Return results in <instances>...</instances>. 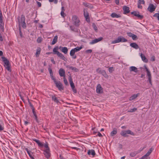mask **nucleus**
Instances as JSON below:
<instances>
[{"label":"nucleus","mask_w":159,"mask_h":159,"mask_svg":"<svg viewBox=\"0 0 159 159\" xmlns=\"http://www.w3.org/2000/svg\"><path fill=\"white\" fill-rule=\"evenodd\" d=\"M129 70L130 72L134 71L135 72H137L138 71L137 68L134 66H130L129 68Z\"/></svg>","instance_id":"27"},{"label":"nucleus","mask_w":159,"mask_h":159,"mask_svg":"<svg viewBox=\"0 0 159 159\" xmlns=\"http://www.w3.org/2000/svg\"><path fill=\"white\" fill-rule=\"evenodd\" d=\"M138 2H140L141 4H144L145 2L144 0H139Z\"/></svg>","instance_id":"53"},{"label":"nucleus","mask_w":159,"mask_h":159,"mask_svg":"<svg viewBox=\"0 0 159 159\" xmlns=\"http://www.w3.org/2000/svg\"><path fill=\"white\" fill-rule=\"evenodd\" d=\"M2 61L4 63V66L7 69V70L10 71H11L10 69V62L8 60H7L5 57H2Z\"/></svg>","instance_id":"2"},{"label":"nucleus","mask_w":159,"mask_h":159,"mask_svg":"<svg viewBox=\"0 0 159 159\" xmlns=\"http://www.w3.org/2000/svg\"><path fill=\"white\" fill-rule=\"evenodd\" d=\"M58 49V47L57 46L54 48L53 50V53L55 54H57L61 59L66 61L67 60V59L61 53L57 51Z\"/></svg>","instance_id":"1"},{"label":"nucleus","mask_w":159,"mask_h":159,"mask_svg":"<svg viewBox=\"0 0 159 159\" xmlns=\"http://www.w3.org/2000/svg\"><path fill=\"white\" fill-rule=\"evenodd\" d=\"M139 12L134 11L131 12V14H133L135 16L137 17L138 18L142 19L143 17V15H139Z\"/></svg>","instance_id":"12"},{"label":"nucleus","mask_w":159,"mask_h":159,"mask_svg":"<svg viewBox=\"0 0 159 159\" xmlns=\"http://www.w3.org/2000/svg\"><path fill=\"white\" fill-rule=\"evenodd\" d=\"M113 67H110L109 68V71L110 73H111L113 70Z\"/></svg>","instance_id":"49"},{"label":"nucleus","mask_w":159,"mask_h":159,"mask_svg":"<svg viewBox=\"0 0 159 159\" xmlns=\"http://www.w3.org/2000/svg\"><path fill=\"white\" fill-rule=\"evenodd\" d=\"M48 70L49 71V73L50 74H51V73H52V70L50 68H48Z\"/></svg>","instance_id":"62"},{"label":"nucleus","mask_w":159,"mask_h":159,"mask_svg":"<svg viewBox=\"0 0 159 159\" xmlns=\"http://www.w3.org/2000/svg\"><path fill=\"white\" fill-rule=\"evenodd\" d=\"M102 87L101 85L99 84H98L96 87V92L98 93H102Z\"/></svg>","instance_id":"13"},{"label":"nucleus","mask_w":159,"mask_h":159,"mask_svg":"<svg viewBox=\"0 0 159 159\" xmlns=\"http://www.w3.org/2000/svg\"><path fill=\"white\" fill-rule=\"evenodd\" d=\"M33 140L35 142L37 143L39 147H42L43 146V143L41 142L39 140L36 139H33Z\"/></svg>","instance_id":"20"},{"label":"nucleus","mask_w":159,"mask_h":159,"mask_svg":"<svg viewBox=\"0 0 159 159\" xmlns=\"http://www.w3.org/2000/svg\"><path fill=\"white\" fill-rule=\"evenodd\" d=\"M102 75H103L104 77L106 78H107L108 77V76L107 75V74L106 71L104 70H102V73L101 74Z\"/></svg>","instance_id":"35"},{"label":"nucleus","mask_w":159,"mask_h":159,"mask_svg":"<svg viewBox=\"0 0 159 159\" xmlns=\"http://www.w3.org/2000/svg\"><path fill=\"white\" fill-rule=\"evenodd\" d=\"M3 55V53L1 51H0V56H2Z\"/></svg>","instance_id":"64"},{"label":"nucleus","mask_w":159,"mask_h":159,"mask_svg":"<svg viewBox=\"0 0 159 159\" xmlns=\"http://www.w3.org/2000/svg\"><path fill=\"white\" fill-rule=\"evenodd\" d=\"M66 67L70 69H71L75 72H78L79 71V70L78 69L72 66L68 65L66 66Z\"/></svg>","instance_id":"21"},{"label":"nucleus","mask_w":159,"mask_h":159,"mask_svg":"<svg viewBox=\"0 0 159 159\" xmlns=\"http://www.w3.org/2000/svg\"><path fill=\"white\" fill-rule=\"evenodd\" d=\"M82 48V47H77L76 48H75L73 49L74 51H75V52H77L79 51H80Z\"/></svg>","instance_id":"38"},{"label":"nucleus","mask_w":159,"mask_h":159,"mask_svg":"<svg viewBox=\"0 0 159 159\" xmlns=\"http://www.w3.org/2000/svg\"><path fill=\"white\" fill-rule=\"evenodd\" d=\"M69 82L70 85V86L72 89L74 93H76L77 91L76 89L75 88V86L73 82L71 76L69 77Z\"/></svg>","instance_id":"8"},{"label":"nucleus","mask_w":159,"mask_h":159,"mask_svg":"<svg viewBox=\"0 0 159 159\" xmlns=\"http://www.w3.org/2000/svg\"><path fill=\"white\" fill-rule=\"evenodd\" d=\"M59 73L61 77H65V70L61 68L59 71Z\"/></svg>","instance_id":"18"},{"label":"nucleus","mask_w":159,"mask_h":159,"mask_svg":"<svg viewBox=\"0 0 159 159\" xmlns=\"http://www.w3.org/2000/svg\"><path fill=\"white\" fill-rule=\"evenodd\" d=\"M43 39L41 37H39L37 40V41L38 43H40L42 41Z\"/></svg>","instance_id":"41"},{"label":"nucleus","mask_w":159,"mask_h":159,"mask_svg":"<svg viewBox=\"0 0 159 159\" xmlns=\"http://www.w3.org/2000/svg\"><path fill=\"white\" fill-rule=\"evenodd\" d=\"M32 112L33 113L35 117V119L37 120V116L36 114V113L34 111V107L32 106Z\"/></svg>","instance_id":"36"},{"label":"nucleus","mask_w":159,"mask_h":159,"mask_svg":"<svg viewBox=\"0 0 159 159\" xmlns=\"http://www.w3.org/2000/svg\"><path fill=\"white\" fill-rule=\"evenodd\" d=\"M70 28L71 30L76 32L77 31V30L76 28L75 27H74L73 26H70Z\"/></svg>","instance_id":"37"},{"label":"nucleus","mask_w":159,"mask_h":159,"mask_svg":"<svg viewBox=\"0 0 159 159\" xmlns=\"http://www.w3.org/2000/svg\"><path fill=\"white\" fill-rule=\"evenodd\" d=\"M134 34L131 33H127V35H128L131 37H132L133 35Z\"/></svg>","instance_id":"50"},{"label":"nucleus","mask_w":159,"mask_h":159,"mask_svg":"<svg viewBox=\"0 0 159 159\" xmlns=\"http://www.w3.org/2000/svg\"><path fill=\"white\" fill-rule=\"evenodd\" d=\"M102 39L103 38L102 37H100L98 39H96L93 40H92V41L90 42V44H93L94 43H96L98 42L101 41Z\"/></svg>","instance_id":"14"},{"label":"nucleus","mask_w":159,"mask_h":159,"mask_svg":"<svg viewBox=\"0 0 159 159\" xmlns=\"http://www.w3.org/2000/svg\"><path fill=\"white\" fill-rule=\"evenodd\" d=\"M51 78L52 79L54 83L55 82H56V81H57L54 78L53 76L51 77Z\"/></svg>","instance_id":"57"},{"label":"nucleus","mask_w":159,"mask_h":159,"mask_svg":"<svg viewBox=\"0 0 159 159\" xmlns=\"http://www.w3.org/2000/svg\"><path fill=\"white\" fill-rule=\"evenodd\" d=\"M123 10L124 13L125 14L128 13L130 11L129 7L126 6H124L123 7Z\"/></svg>","instance_id":"17"},{"label":"nucleus","mask_w":159,"mask_h":159,"mask_svg":"<svg viewBox=\"0 0 159 159\" xmlns=\"http://www.w3.org/2000/svg\"><path fill=\"white\" fill-rule=\"evenodd\" d=\"M75 52L73 49H72L70 51V55L71 56H72V57L73 59H75L76 58L77 56L76 55H75Z\"/></svg>","instance_id":"19"},{"label":"nucleus","mask_w":159,"mask_h":159,"mask_svg":"<svg viewBox=\"0 0 159 159\" xmlns=\"http://www.w3.org/2000/svg\"><path fill=\"white\" fill-rule=\"evenodd\" d=\"M59 49L64 54H66L67 53L68 49L67 47L60 46L59 47Z\"/></svg>","instance_id":"16"},{"label":"nucleus","mask_w":159,"mask_h":159,"mask_svg":"<svg viewBox=\"0 0 159 159\" xmlns=\"http://www.w3.org/2000/svg\"><path fill=\"white\" fill-rule=\"evenodd\" d=\"M136 154L137 153L136 152H132L130 153V155L131 157H134L136 155Z\"/></svg>","instance_id":"45"},{"label":"nucleus","mask_w":159,"mask_h":159,"mask_svg":"<svg viewBox=\"0 0 159 159\" xmlns=\"http://www.w3.org/2000/svg\"><path fill=\"white\" fill-rule=\"evenodd\" d=\"M63 79H64V84L66 85H68V84L67 81V80L66 79V78L65 77H64Z\"/></svg>","instance_id":"43"},{"label":"nucleus","mask_w":159,"mask_h":159,"mask_svg":"<svg viewBox=\"0 0 159 159\" xmlns=\"http://www.w3.org/2000/svg\"><path fill=\"white\" fill-rule=\"evenodd\" d=\"M138 7L139 8L142 9V6L141 5L140 2H138Z\"/></svg>","instance_id":"48"},{"label":"nucleus","mask_w":159,"mask_h":159,"mask_svg":"<svg viewBox=\"0 0 159 159\" xmlns=\"http://www.w3.org/2000/svg\"><path fill=\"white\" fill-rule=\"evenodd\" d=\"M4 23L2 20V15L1 14V16H0V28L2 32L4 31Z\"/></svg>","instance_id":"11"},{"label":"nucleus","mask_w":159,"mask_h":159,"mask_svg":"<svg viewBox=\"0 0 159 159\" xmlns=\"http://www.w3.org/2000/svg\"><path fill=\"white\" fill-rule=\"evenodd\" d=\"M85 52L87 53H91L92 52V50L91 49H88L86 50Z\"/></svg>","instance_id":"54"},{"label":"nucleus","mask_w":159,"mask_h":159,"mask_svg":"<svg viewBox=\"0 0 159 159\" xmlns=\"http://www.w3.org/2000/svg\"><path fill=\"white\" fill-rule=\"evenodd\" d=\"M127 40L123 37H119L113 41L112 43L113 44L118 43L120 42H127Z\"/></svg>","instance_id":"6"},{"label":"nucleus","mask_w":159,"mask_h":159,"mask_svg":"<svg viewBox=\"0 0 159 159\" xmlns=\"http://www.w3.org/2000/svg\"><path fill=\"white\" fill-rule=\"evenodd\" d=\"M3 128L0 124V131L2 130H3Z\"/></svg>","instance_id":"63"},{"label":"nucleus","mask_w":159,"mask_h":159,"mask_svg":"<svg viewBox=\"0 0 159 159\" xmlns=\"http://www.w3.org/2000/svg\"><path fill=\"white\" fill-rule=\"evenodd\" d=\"M98 135L100 137H102V135L99 132H98Z\"/></svg>","instance_id":"61"},{"label":"nucleus","mask_w":159,"mask_h":159,"mask_svg":"<svg viewBox=\"0 0 159 159\" xmlns=\"http://www.w3.org/2000/svg\"><path fill=\"white\" fill-rule=\"evenodd\" d=\"M84 16L85 17H89V13L87 12H85L84 11Z\"/></svg>","instance_id":"47"},{"label":"nucleus","mask_w":159,"mask_h":159,"mask_svg":"<svg viewBox=\"0 0 159 159\" xmlns=\"http://www.w3.org/2000/svg\"><path fill=\"white\" fill-rule=\"evenodd\" d=\"M19 22L20 24L19 25L21 24L22 26L24 28L26 27V24L25 22V17L24 15H21L20 19H19Z\"/></svg>","instance_id":"4"},{"label":"nucleus","mask_w":159,"mask_h":159,"mask_svg":"<svg viewBox=\"0 0 159 159\" xmlns=\"http://www.w3.org/2000/svg\"><path fill=\"white\" fill-rule=\"evenodd\" d=\"M57 39H58V36L57 35H56L54 37V38L51 44L54 45V44H55L57 42Z\"/></svg>","instance_id":"31"},{"label":"nucleus","mask_w":159,"mask_h":159,"mask_svg":"<svg viewBox=\"0 0 159 159\" xmlns=\"http://www.w3.org/2000/svg\"><path fill=\"white\" fill-rule=\"evenodd\" d=\"M25 150L26 151L27 153L29 154L30 157L32 159H34V158L33 157L32 155H33V153L32 152H31V151H29L28 149L27 148H26L25 149Z\"/></svg>","instance_id":"30"},{"label":"nucleus","mask_w":159,"mask_h":159,"mask_svg":"<svg viewBox=\"0 0 159 159\" xmlns=\"http://www.w3.org/2000/svg\"><path fill=\"white\" fill-rule=\"evenodd\" d=\"M54 83L56 85V87L59 89V90H63L64 87L62 83L60 81H56V82H55Z\"/></svg>","instance_id":"9"},{"label":"nucleus","mask_w":159,"mask_h":159,"mask_svg":"<svg viewBox=\"0 0 159 159\" xmlns=\"http://www.w3.org/2000/svg\"><path fill=\"white\" fill-rule=\"evenodd\" d=\"M111 16L112 18H119L121 17L119 14H117L115 13H112L111 15Z\"/></svg>","instance_id":"29"},{"label":"nucleus","mask_w":159,"mask_h":159,"mask_svg":"<svg viewBox=\"0 0 159 159\" xmlns=\"http://www.w3.org/2000/svg\"><path fill=\"white\" fill-rule=\"evenodd\" d=\"M52 98V100L57 103H59V101L56 97V95H52L51 96Z\"/></svg>","instance_id":"22"},{"label":"nucleus","mask_w":159,"mask_h":159,"mask_svg":"<svg viewBox=\"0 0 159 159\" xmlns=\"http://www.w3.org/2000/svg\"><path fill=\"white\" fill-rule=\"evenodd\" d=\"M130 134L132 135H134V134L130 130H123L120 133V134L124 137H127L128 136L127 134Z\"/></svg>","instance_id":"5"},{"label":"nucleus","mask_w":159,"mask_h":159,"mask_svg":"<svg viewBox=\"0 0 159 159\" xmlns=\"http://www.w3.org/2000/svg\"><path fill=\"white\" fill-rule=\"evenodd\" d=\"M43 146L46 148V149H47L48 148H49L47 143L45 144H43Z\"/></svg>","instance_id":"51"},{"label":"nucleus","mask_w":159,"mask_h":159,"mask_svg":"<svg viewBox=\"0 0 159 159\" xmlns=\"http://www.w3.org/2000/svg\"><path fill=\"white\" fill-rule=\"evenodd\" d=\"M156 8V7L152 4H150L148 8V10L151 12H153Z\"/></svg>","instance_id":"10"},{"label":"nucleus","mask_w":159,"mask_h":159,"mask_svg":"<svg viewBox=\"0 0 159 159\" xmlns=\"http://www.w3.org/2000/svg\"><path fill=\"white\" fill-rule=\"evenodd\" d=\"M72 24L75 26L78 27L80 25V20L78 17L75 15L72 16L71 19Z\"/></svg>","instance_id":"3"},{"label":"nucleus","mask_w":159,"mask_h":159,"mask_svg":"<svg viewBox=\"0 0 159 159\" xmlns=\"http://www.w3.org/2000/svg\"><path fill=\"white\" fill-rule=\"evenodd\" d=\"M130 45L132 47L135 49H138L139 48V46L138 45L135 43H131L130 44Z\"/></svg>","instance_id":"26"},{"label":"nucleus","mask_w":159,"mask_h":159,"mask_svg":"<svg viewBox=\"0 0 159 159\" xmlns=\"http://www.w3.org/2000/svg\"><path fill=\"white\" fill-rule=\"evenodd\" d=\"M153 16L154 17H157L158 20L159 21V13H156L153 15Z\"/></svg>","instance_id":"42"},{"label":"nucleus","mask_w":159,"mask_h":159,"mask_svg":"<svg viewBox=\"0 0 159 159\" xmlns=\"http://www.w3.org/2000/svg\"><path fill=\"white\" fill-rule=\"evenodd\" d=\"M117 133V129L116 128L114 129L111 132V136H113L115 135Z\"/></svg>","instance_id":"34"},{"label":"nucleus","mask_w":159,"mask_h":159,"mask_svg":"<svg viewBox=\"0 0 159 159\" xmlns=\"http://www.w3.org/2000/svg\"><path fill=\"white\" fill-rule=\"evenodd\" d=\"M132 38L133 39V40H137L138 39V38L137 36L135 35H134V34L133 35L132 37Z\"/></svg>","instance_id":"44"},{"label":"nucleus","mask_w":159,"mask_h":159,"mask_svg":"<svg viewBox=\"0 0 159 159\" xmlns=\"http://www.w3.org/2000/svg\"><path fill=\"white\" fill-rule=\"evenodd\" d=\"M151 60L152 61H155V57L153 56L151 57Z\"/></svg>","instance_id":"55"},{"label":"nucleus","mask_w":159,"mask_h":159,"mask_svg":"<svg viewBox=\"0 0 159 159\" xmlns=\"http://www.w3.org/2000/svg\"><path fill=\"white\" fill-rule=\"evenodd\" d=\"M61 15L63 17H64L66 16L65 13H64V11H61Z\"/></svg>","instance_id":"52"},{"label":"nucleus","mask_w":159,"mask_h":159,"mask_svg":"<svg viewBox=\"0 0 159 159\" xmlns=\"http://www.w3.org/2000/svg\"><path fill=\"white\" fill-rule=\"evenodd\" d=\"M43 153L47 158H49L50 156L49 148H48V149L44 150Z\"/></svg>","instance_id":"15"},{"label":"nucleus","mask_w":159,"mask_h":159,"mask_svg":"<svg viewBox=\"0 0 159 159\" xmlns=\"http://www.w3.org/2000/svg\"><path fill=\"white\" fill-rule=\"evenodd\" d=\"M41 52V48L39 47L36 50V52L35 53L36 57H39Z\"/></svg>","instance_id":"32"},{"label":"nucleus","mask_w":159,"mask_h":159,"mask_svg":"<svg viewBox=\"0 0 159 159\" xmlns=\"http://www.w3.org/2000/svg\"><path fill=\"white\" fill-rule=\"evenodd\" d=\"M96 71L98 73L101 74L102 73V70H101V69L100 68H98L96 70Z\"/></svg>","instance_id":"46"},{"label":"nucleus","mask_w":159,"mask_h":159,"mask_svg":"<svg viewBox=\"0 0 159 159\" xmlns=\"http://www.w3.org/2000/svg\"><path fill=\"white\" fill-rule=\"evenodd\" d=\"M154 149L151 148L148 152L146 153L145 155L143 156L146 158V157H148L151 154V152H152Z\"/></svg>","instance_id":"24"},{"label":"nucleus","mask_w":159,"mask_h":159,"mask_svg":"<svg viewBox=\"0 0 159 159\" xmlns=\"http://www.w3.org/2000/svg\"><path fill=\"white\" fill-rule=\"evenodd\" d=\"M137 110V108L135 107H134L133 109H130L128 111V112H133Z\"/></svg>","instance_id":"40"},{"label":"nucleus","mask_w":159,"mask_h":159,"mask_svg":"<svg viewBox=\"0 0 159 159\" xmlns=\"http://www.w3.org/2000/svg\"><path fill=\"white\" fill-rule=\"evenodd\" d=\"M92 27L93 28L94 30L96 32L98 31V28L97 27L96 25L94 23H93L92 24Z\"/></svg>","instance_id":"39"},{"label":"nucleus","mask_w":159,"mask_h":159,"mask_svg":"<svg viewBox=\"0 0 159 159\" xmlns=\"http://www.w3.org/2000/svg\"><path fill=\"white\" fill-rule=\"evenodd\" d=\"M37 4L38 5V6L39 7H41V3L39 2L38 1H37Z\"/></svg>","instance_id":"56"},{"label":"nucleus","mask_w":159,"mask_h":159,"mask_svg":"<svg viewBox=\"0 0 159 159\" xmlns=\"http://www.w3.org/2000/svg\"><path fill=\"white\" fill-rule=\"evenodd\" d=\"M88 154L89 155H91L93 156H94L95 155V152L94 150L92 149L88 151Z\"/></svg>","instance_id":"28"},{"label":"nucleus","mask_w":159,"mask_h":159,"mask_svg":"<svg viewBox=\"0 0 159 159\" xmlns=\"http://www.w3.org/2000/svg\"><path fill=\"white\" fill-rule=\"evenodd\" d=\"M83 4L85 6L89 8H91L92 7V6L91 4L87 2H84L83 3Z\"/></svg>","instance_id":"33"},{"label":"nucleus","mask_w":159,"mask_h":159,"mask_svg":"<svg viewBox=\"0 0 159 159\" xmlns=\"http://www.w3.org/2000/svg\"><path fill=\"white\" fill-rule=\"evenodd\" d=\"M85 19H86V21H87L88 22H89L90 20V19H89V17H85Z\"/></svg>","instance_id":"58"},{"label":"nucleus","mask_w":159,"mask_h":159,"mask_svg":"<svg viewBox=\"0 0 159 159\" xmlns=\"http://www.w3.org/2000/svg\"><path fill=\"white\" fill-rule=\"evenodd\" d=\"M139 95V93H138L137 94H134L132 95V96H131L129 98V100L130 101H132L135 98H136Z\"/></svg>","instance_id":"25"},{"label":"nucleus","mask_w":159,"mask_h":159,"mask_svg":"<svg viewBox=\"0 0 159 159\" xmlns=\"http://www.w3.org/2000/svg\"><path fill=\"white\" fill-rule=\"evenodd\" d=\"M144 67L147 72V75L148 76V81H149L150 84L152 86V76L149 70L147 68L146 66H144Z\"/></svg>","instance_id":"7"},{"label":"nucleus","mask_w":159,"mask_h":159,"mask_svg":"<svg viewBox=\"0 0 159 159\" xmlns=\"http://www.w3.org/2000/svg\"><path fill=\"white\" fill-rule=\"evenodd\" d=\"M140 56L143 62L146 63H147L148 62V60L147 59V58L142 53H141Z\"/></svg>","instance_id":"23"},{"label":"nucleus","mask_w":159,"mask_h":159,"mask_svg":"<svg viewBox=\"0 0 159 159\" xmlns=\"http://www.w3.org/2000/svg\"><path fill=\"white\" fill-rule=\"evenodd\" d=\"M115 2L116 4L118 5L119 4V0H115Z\"/></svg>","instance_id":"59"},{"label":"nucleus","mask_w":159,"mask_h":159,"mask_svg":"<svg viewBox=\"0 0 159 159\" xmlns=\"http://www.w3.org/2000/svg\"><path fill=\"white\" fill-rule=\"evenodd\" d=\"M3 40V39L2 38V37L1 35V34L0 33V41H2Z\"/></svg>","instance_id":"60"}]
</instances>
